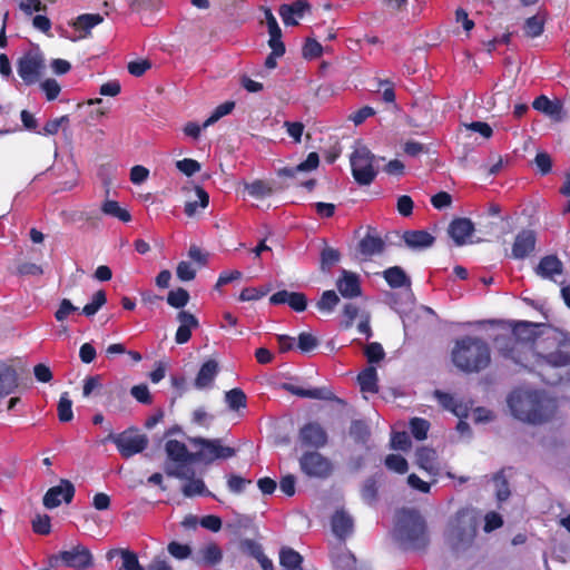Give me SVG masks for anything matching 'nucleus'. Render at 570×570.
I'll return each instance as SVG.
<instances>
[{
  "mask_svg": "<svg viewBox=\"0 0 570 570\" xmlns=\"http://www.w3.org/2000/svg\"><path fill=\"white\" fill-rule=\"evenodd\" d=\"M194 446H199V450L193 453L195 462L209 464L217 459H228L236 454L235 449L222 444L220 439H203L195 438L190 440Z\"/></svg>",
  "mask_w": 570,
  "mask_h": 570,
  "instance_id": "8",
  "label": "nucleus"
},
{
  "mask_svg": "<svg viewBox=\"0 0 570 570\" xmlns=\"http://www.w3.org/2000/svg\"><path fill=\"white\" fill-rule=\"evenodd\" d=\"M225 401L229 409L234 411L246 406V395L240 389H232L226 392Z\"/></svg>",
  "mask_w": 570,
  "mask_h": 570,
  "instance_id": "44",
  "label": "nucleus"
},
{
  "mask_svg": "<svg viewBox=\"0 0 570 570\" xmlns=\"http://www.w3.org/2000/svg\"><path fill=\"white\" fill-rule=\"evenodd\" d=\"M121 560L122 563L119 570H145L139 563L137 554L130 550L121 552Z\"/></svg>",
  "mask_w": 570,
  "mask_h": 570,
  "instance_id": "55",
  "label": "nucleus"
},
{
  "mask_svg": "<svg viewBox=\"0 0 570 570\" xmlns=\"http://www.w3.org/2000/svg\"><path fill=\"white\" fill-rule=\"evenodd\" d=\"M537 235L532 229H522L514 238L512 245V257L524 259L535 249Z\"/></svg>",
  "mask_w": 570,
  "mask_h": 570,
  "instance_id": "16",
  "label": "nucleus"
},
{
  "mask_svg": "<svg viewBox=\"0 0 570 570\" xmlns=\"http://www.w3.org/2000/svg\"><path fill=\"white\" fill-rule=\"evenodd\" d=\"M544 26V17L541 14H535L528 18L524 22V33L528 37L535 38L540 36L543 31Z\"/></svg>",
  "mask_w": 570,
  "mask_h": 570,
  "instance_id": "42",
  "label": "nucleus"
},
{
  "mask_svg": "<svg viewBox=\"0 0 570 570\" xmlns=\"http://www.w3.org/2000/svg\"><path fill=\"white\" fill-rule=\"evenodd\" d=\"M32 529L39 534H49L51 531L50 518L47 514H37L32 520Z\"/></svg>",
  "mask_w": 570,
  "mask_h": 570,
  "instance_id": "57",
  "label": "nucleus"
},
{
  "mask_svg": "<svg viewBox=\"0 0 570 570\" xmlns=\"http://www.w3.org/2000/svg\"><path fill=\"white\" fill-rule=\"evenodd\" d=\"M354 529L353 518L344 510L336 511L332 517V530L334 534L344 540Z\"/></svg>",
  "mask_w": 570,
  "mask_h": 570,
  "instance_id": "26",
  "label": "nucleus"
},
{
  "mask_svg": "<svg viewBox=\"0 0 570 570\" xmlns=\"http://www.w3.org/2000/svg\"><path fill=\"white\" fill-rule=\"evenodd\" d=\"M299 468L309 478L326 479L333 472L330 459L316 451H307L299 458Z\"/></svg>",
  "mask_w": 570,
  "mask_h": 570,
  "instance_id": "12",
  "label": "nucleus"
},
{
  "mask_svg": "<svg viewBox=\"0 0 570 570\" xmlns=\"http://www.w3.org/2000/svg\"><path fill=\"white\" fill-rule=\"evenodd\" d=\"M309 10L311 6L306 0H297L291 4H282L279 16L286 26H296L298 19L303 18Z\"/></svg>",
  "mask_w": 570,
  "mask_h": 570,
  "instance_id": "18",
  "label": "nucleus"
},
{
  "mask_svg": "<svg viewBox=\"0 0 570 570\" xmlns=\"http://www.w3.org/2000/svg\"><path fill=\"white\" fill-rule=\"evenodd\" d=\"M235 108L234 101H226L218 107L215 108V110L212 112V115L204 121L203 128H207L215 122H217L222 117L230 114L233 109Z\"/></svg>",
  "mask_w": 570,
  "mask_h": 570,
  "instance_id": "43",
  "label": "nucleus"
},
{
  "mask_svg": "<svg viewBox=\"0 0 570 570\" xmlns=\"http://www.w3.org/2000/svg\"><path fill=\"white\" fill-rule=\"evenodd\" d=\"M434 396L444 409L452 411L456 416L468 417V404L458 402L451 394L441 391H435Z\"/></svg>",
  "mask_w": 570,
  "mask_h": 570,
  "instance_id": "29",
  "label": "nucleus"
},
{
  "mask_svg": "<svg viewBox=\"0 0 570 570\" xmlns=\"http://www.w3.org/2000/svg\"><path fill=\"white\" fill-rule=\"evenodd\" d=\"M302 562L303 558L297 551L287 547L281 549L279 563L283 570H303Z\"/></svg>",
  "mask_w": 570,
  "mask_h": 570,
  "instance_id": "34",
  "label": "nucleus"
},
{
  "mask_svg": "<svg viewBox=\"0 0 570 570\" xmlns=\"http://www.w3.org/2000/svg\"><path fill=\"white\" fill-rule=\"evenodd\" d=\"M384 278L387 282V284L393 288H397V287H402V286H406V287L411 286L410 277L399 266H393V267L387 268L384 272Z\"/></svg>",
  "mask_w": 570,
  "mask_h": 570,
  "instance_id": "35",
  "label": "nucleus"
},
{
  "mask_svg": "<svg viewBox=\"0 0 570 570\" xmlns=\"http://www.w3.org/2000/svg\"><path fill=\"white\" fill-rule=\"evenodd\" d=\"M350 435L355 442L365 444L371 435L368 425L362 420H355L351 423Z\"/></svg>",
  "mask_w": 570,
  "mask_h": 570,
  "instance_id": "41",
  "label": "nucleus"
},
{
  "mask_svg": "<svg viewBox=\"0 0 570 570\" xmlns=\"http://www.w3.org/2000/svg\"><path fill=\"white\" fill-rule=\"evenodd\" d=\"M168 552L176 559L183 560L190 556L191 550L187 544L173 541L168 544Z\"/></svg>",
  "mask_w": 570,
  "mask_h": 570,
  "instance_id": "64",
  "label": "nucleus"
},
{
  "mask_svg": "<svg viewBox=\"0 0 570 570\" xmlns=\"http://www.w3.org/2000/svg\"><path fill=\"white\" fill-rule=\"evenodd\" d=\"M376 157L365 146L357 147L350 157L352 175L357 184L367 186L376 177Z\"/></svg>",
  "mask_w": 570,
  "mask_h": 570,
  "instance_id": "6",
  "label": "nucleus"
},
{
  "mask_svg": "<svg viewBox=\"0 0 570 570\" xmlns=\"http://www.w3.org/2000/svg\"><path fill=\"white\" fill-rule=\"evenodd\" d=\"M200 559L199 563H204L207 566H214L220 562L223 558V552L220 548L215 543H208L199 550Z\"/></svg>",
  "mask_w": 570,
  "mask_h": 570,
  "instance_id": "37",
  "label": "nucleus"
},
{
  "mask_svg": "<svg viewBox=\"0 0 570 570\" xmlns=\"http://www.w3.org/2000/svg\"><path fill=\"white\" fill-rule=\"evenodd\" d=\"M411 446V440L406 432H396L391 439V448L394 450L406 451Z\"/></svg>",
  "mask_w": 570,
  "mask_h": 570,
  "instance_id": "62",
  "label": "nucleus"
},
{
  "mask_svg": "<svg viewBox=\"0 0 570 570\" xmlns=\"http://www.w3.org/2000/svg\"><path fill=\"white\" fill-rule=\"evenodd\" d=\"M340 258L341 254L337 249L325 247L321 253V268L323 271L331 268Z\"/></svg>",
  "mask_w": 570,
  "mask_h": 570,
  "instance_id": "52",
  "label": "nucleus"
},
{
  "mask_svg": "<svg viewBox=\"0 0 570 570\" xmlns=\"http://www.w3.org/2000/svg\"><path fill=\"white\" fill-rule=\"evenodd\" d=\"M361 494L366 503L372 504L375 502L377 497V487L374 478H368L364 481Z\"/></svg>",
  "mask_w": 570,
  "mask_h": 570,
  "instance_id": "54",
  "label": "nucleus"
},
{
  "mask_svg": "<svg viewBox=\"0 0 570 570\" xmlns=\"http://www.w3.org/2000/svg\"><path fill=\"white\" fill-rule=\"evenodd\" d=\"M384 242L377 237L367 234L358 244V252L364 257H371L381 254L384 250Z\"/></svg>",
  "mask_w": 570,
  "mask_h": 570,
  "instance_id": "33",
  "label": "nucleus"
},
{
  "mask_svg": "<svg viewBox=\"0 0 570 570\" xmlns=\"http://www.w3.org/2000/svg\"><path fill=\"white\" fill-rule=\"evenodd\" d=\"M195 194L197 200H188L185 204L184 212L188 217L195 216L198 208H206L209 204V195L208 193L199 186L195 187Z\"/></svg>",
  "mask_w": 570,
  "mask_h": 570,
  "instance_id": "36",
  "label": "nucleus"
},
{
  "mask_svg": "<svg viewBox=\"0 0 570 570\" xmlns=\"http://www.w3.org/2000/svg\"><path fill=\"white\" fill-rule=\"evenodd\" d=\"M77 311L78 307H76L68 298H63L60 302L59 308L55 313V317L58 322H62Z\"/></svg>",
  "mask_w": 570,
  "mask_h": 570,
  "instance_id": "60",
  "label": "nucleus"
},
{
  "mask_svg": "<svg viewBox=\"0 0 570 570\" xmlns=\"http://www.w3.org/2000/svg\"><path fill=\"white\" fill-rule=\"evenodd\" d=\"M534 330L535 326L533 324L524 322L518 324L511 333L497 337L500 352L504 356L518 361L514 354L518 346L533 341Z\"/></svg>",
  "mask_w": 570,
  "mask_h": 570,
  "instance_id": "9",
  "label": "nucleus"
},
{
  "mask_svg": "<svg viewBox=\"0 0 570 570\" xmlns=\"http://www.w3.org/2000/svg\"><path fill=\"white\" fill-rule=\"evenodd\" d=\"M269 303L279 305L287 303L294 311L303 312L307 306V298L303 293L279 291L269 297Z\"/></svg>",
  "mask_w": 570,
  "mask_h": 570,
  "instance_id": "19",
  "label": "nucleus"
},
{
  "mask_svg": "<svg viewBox=\"0 0 570 570\" xmlns=\"http://www.w3.org/2000/svg\"><path fill=\"white\" fill-rule=\"evenodd\" d=\"M402 239L405 245L413 250L429 248L435 240V238L425 230H406L403 233Z\"/></svg>",
  "mask_w": 570,
  "mask_h": 570,
  "instance_id": "24",
  "label": "nucleus"
},
{
  "mask_svg": "<svg viewBox=\"0 0 570 570\" xmlns=\"http://www.w3.org/2000/svg\"><path fill=\"white\" fill-rule=\"evenodd\" d=\"M117 446L122 458L128 459L142 452L148 445V438L136 429H127L109 438Z\"/></svg>",
  "mask_w": 570,
  "mask_h": 570,
  "instance_id": "10",
  "label": "nucleus"
},
{
  "mask_svg": "<svg viewBox=\"0 0 570 570\" xmlns=\"http://www.w3.org/2000/svg\"><path fill=\"white\" fill-rule=\"evenodd\" d=\"M189 301V294L186 289L179 287L175 291H170L167 295V303L175 307V308H181L184 307Z\"/></svg>",
  "mask_w": 570,
  "mask_h": 570,
  "instance_id": "49",
  "label": "nucleus"
},
{
  "mask_svg": "<svg viewBox=\"0 0 570 570\" xmlns=\"http://www.w3.org/2000/svg\"><path fill=\"white\" fill-rule=\"evenodd\" d=\"M247 193L256 198H264L273 193L272 187L264 180H255L250 184H245Z\"/></svg>",
  "mask_w": 570,
  "mask_h": 570,
  "instance_id": "45",
  "label": "nucleus"
},
{
  "mask_svg": "<svg viewBox=\"0 0 570 570\" xmlns=\"http://www.w3.org/2000/svg\"><path fill=\"white\" fill-rule=\"evenodd\" d=\"M177 321L180 323L177 328L175 341L177 344H185L191 336V331L199 326L198 320L187 311H180L177 314Z\"/></svg>",
  "mask_w": 570,
  "mask_h": 570,
  "instance_id": "23",
  "label": "nucleus"
},
{
  "mask_svg": "<svg viewBox=\"0 0 570 570\" xmlns=\"http://www.w3.org/2000/svg\"><path fill=\"white\" fill-rule=\"evenodd\" d=\"M336 287L345 298H353L361 295L358 275L345 269L342 271V276L337 279Z\"/></svg>",
  "mask_w": 570,
  "mask_h": 570,
  "instance_id": "22",
  "label": "nucleus"
},
{
  "mask_svg": "<svg viewBox=\"0 0 570 570\" xmlns=\"http://www.w3.org/2000/svg\"><path fill=\"white\" fill-rule=\"evenodd\" d=\"M358 383L363 392H377V373L375 367H366L358 375Z\"/></svg>",
  "mask_w": 570,
  "mask_h": 570,
  "instance_id": "39",
  "label": "nucleus"
},
{
  "mask_svg": "<svg viewBox=\"0 0 570 570\" xmlns=\"http://www.w3.org/2000/svg\"><path fill=\"white\" fill-rule=\"evenodd\" d=\"M451 358L460 371L478 373L489 366L491 352L484 340L466 335L455 341Z\"/></svg>",
  "mask_w": 570,
  "mask_h": 570,
  "instance_id": "1",
  "label": "nucleus"
},
{
  "mask_svg": "<svg viewBox=\"0 0 570 570\" xmlns=\"http://www.w3.org/2000/svg\"><path fill=\"white\" fill-rule=\"evenodd\" d=\"M19 8L27 14L32 16L33 12L47 10V6L41 0H20Z\"/></svg>",
  "mask_w": 570,
  "mask_h": 570,
  "instance_id": "61",
  "label": "nucleus"
},
{
  "mask_svg": "<svg viewBox=\"0 0 570 570\" xmlns=\"http://www.w3.org/2000/svg\"><path fill=\"white\" fill-rule=\"evenodd\" d=\"M474 225L469 218H456L449 225L448 234L455 245L462 246L473 234Z\"/></svg>",
  "mask_w": 570,
  "mask_h": 570,
  "instance_id": "21",
  "label": "nucleus"
},
{
  "mask_svg": "<svg viewBox=\"0 0 570 570\" xmlns=\"http://www.w3.org/2000/svg\"><path fill=\"white\" fill-rule=\"evenodd\" d=\"M533 108L554 120H560L562 118V106L558 100H550L546 96L538 97L533 104Z\"/></svg>",
  "mask_w": 570,
  "mask_h": 570,
  "instance_id": "30",
  "label": "nucleus"
},
{
  "mask_svg": "<svg viewBox=\"0 0 570 570\" xmlns=\"http://www.w3.org/2000/svg\"><path fill=\"white\" fill-rule=\"evenodd\" d=\"M18 386L16 371L8 364L0 362V397L9 395Z\"/></svg>",
  "mask_w": 570,
  "mask_h": 570,
  "instance_id": "28",
  "label": "nucleus"
},
{
  "mask_svg": "<svg viewBox=\"0 0 570 570\" xmlns=\"http://www.w3.org/2000/svg\"><path fill=\"white\" fill-rule=\"evenodd\" d=\"M168 461L165 464V472L168 476L187 478L188 464L195 462L193 453L189 452L183 442L169 440L165 445Z\"/></svg>",
  "mask_w": 570,
  "mask_h": 570,
  "instance_id": "5",
  "label": "nucleus"
},
{
  "mask_svg": "<svg viewBox=\"0 0 570 570\" xmlns=\"http://www.w3.org/2000/svg\"><path fill=\"white\" fill-rule=\"evenodd\" d=\"M101 212L105 215L116 217L124 223H128L131 219L129 212L120 207L116 200H105L101 205Z\"/></svg>",
  "mask_w": 570,
  "mask_h": 570,
  "instance_id": "40",
  "label": "nucleus"
},
{
  "mask_svg": "<svg viewBox=\"0 0 570 570\" xmlns=\"http://www.w3.org/2000/svg\"><path fill=\"white\" fill-rule=\"evenodd\" d=\"M298 438L303 445L314 449L324 448L328 441L327 432L317 422H309L303 425Z\"/></svg>",
  "mask_w": 570,
  "mask_h": 570,
  "instance_id": "14",
  "label": "nucleus"
},
{
  "mask_svg": "<svg viewBox=\"0 0 570 570\" xmlns=\"http://www.w3.org/2000/svg\"><path fill=\"white\" fill-rule=\"evenodd\" d=\"M176 167L186 176H193L200 170V164L191 158H185L176 161Z\"/></svg>",
  "mask_w": 570,
  "mask_h": 570,
  "instance_id": "59",
  "label": "nucleus"
},
{
  "mask_svg": "<svg viewBox=\"0 0 570 570\" xmlns=\"http://www.w3.org/2000/svg\"><path fill=\"white\" fill-rule=\"evenodd\" d=\"M75 494V487L68 480H61L60 484L50 488L43 497V505L48 509L57 508L61 503V498L65 502L70 503Z\"/></svg>",
  "mask_w": 570,
  "mask_h": 570,
  "instance_id": "15",
  "label": "nucleus"
},
{
  "mask_svg": "<svg viewBox=\"0 0 570 570\" xmlns=\"http://www.w3.org/2000/svg\"><path fill=\"white\" fill-rule=\"evenodd\" d=\"M104 21V17L96 13H85L79 16L73 22L72 26L76 30L80 31V35L77 38H70L72 41L77 39H83L89 37L90 30L97 24Z\"/></svg>",
  "mask_w": 570,
  "mask_h": 570,
  "instance_id": "27",
  "label": "nucleus"
},
{
  "mask_svg": "<svg viewBox=\"0 0 570 570\" xmlns=\"http://www.w3.org/2000/svg\"><path fill=\"white\" fill-rule=\"evenodd\" d=\"M106 293L104 291H98L94 294L90 303L85 305L82 308V313L86 316L95 315L105 304H106Z\"/></svg>",
  "mask_w": 570,
  "mask_h": 570,
  "instance_id": "47",
  "label": "nucleus"
},
{
  "mask_svg": "<svg viewBox=\"0 0 570 570\" xmlns=\"http://www.w3.org/2000/svg\"><path fill=\"white\" fill-rule=\"evenodd\" d=\"M508 404L511 413L520 421L539 424L552 415V404L535 391L518 390L510 394Z\"/></svg>",
  "mask_w": 570,
  "mask_h": 570,
  "instance_id": "2",
  "label": "nucleus"
},
{
  "mask_svg": "<svg viewBox=\"0 0 570 570\" xmlns=\"http://www.w3.org/2000/svg\"><path fill=\"white\" fill-rule=\"evenodd\" d=\"M177 277L183 282H189L193 281L196 276V271L193 268L190 263L188 262H180L176 269Z\"/></svg>",
  "mask_w": 570,
  "mask_h": 570,
  "instance_id": "63",
  "label": "nucleus"
},
{
  "mask_svg": "<svg viewBox=\"0 0 570 570\" xmlns=\"http://www.w3.org/2000/svg\"><path fill=\"white\" fill-rule=\"evenodd\" d=\"M393 535L403 549H421L429 541L425 521L414 509H402L396 513Z\"/></svg>",
  "mask_w": 570,
  "mask_h": 570,
  "instance_id": "3",
  "label": "nucleus"
},
{
  "mask_svg": "<svg viewBox=\"0 0 570 570\" xmlns=\"http://www.w3.org/2000/svg\"><path fill=\"white\" fill-rule=\"evenodd\" d=\"M478 519L471 509H461L450 520L446 529V540L454 549L469 547L476 534Z\"/></svg>",
  "mask_w": 570,
  "mask_h": 570,
  "instance_id": "4",
  "label": "nucleus"
},
{
  "mask_svg": "<svg viewBox=\"0 0 570 570\" xmlns=\"http://www.w3.org/2000/svg\"><path fill=\"white\" fill-rule=\"evenodd\" d=\"M282 389L299 397L325 401L334 400L333 392L327 387L304 389L292 383H284L282 384Z\"/></svg>",
  "mask_w": 570,
  "mask_h": 570,
  "instance_id": "20",
  "label": "nucleus"
},
{
  "mask_svg": "<svg viewBox=\"0 0 570 570\" xmlns=\"http://www.w3.org/2000/svg\"><path fill=\"white\" fill-rule=\"evenodd\" d=\"M417 465L432 475H438L440 469L436 463V452L433 449L421 448L416 451Z\"/></svg>",
  "mask_w": 570,
  "mask_h": 570,
  "instance_id": "31",
  "label": "nucleus"
},
{
  "mask_svg": "<svg viewBox=\"0 0 570 570\" xmlns=\"http://www.w3.org/2000/svg\"><path fill=\"white\" fill-rule=\"evenodd\" d=\"M188 476L184 478L187 480V482L184 484L181 491L185 497L191 498L195 495L204 494L206 493V485L203 480L195 479L194 471L189 468V471L187 472Z\"/></svg>",
  "mask_w": 570,
  "mask_h": 570,
  "instance_id": "38",
  "label": "nucleus"
},
{
  "mask_svg": "<svg viewBox=\"0 0 570 570\" xmlns=\"http://www.w3.org/2000/svg\"><path fill=\"white\" fill-rule=\"evenodd\" d=\"M43 70L45 58L38 49L26 52L18 61L17 71L26 85L37 82Z\"/></svg>",
  "mask_w": 570,
  "mask_h": 570,
  "instance_id": "11",
  "label": "nucleus"
},
{
  "mask_svg": "<svg viewBox=\"0 0 570 570\" xmlns=\"http://www.w3.org/2000/svg\"><path fill=\"white\" fill-rule=\"evenodd\" d=\"M534 272L543 279L556 282L563 273V263L556 255H547L540 259Z\"/></svg>",
  "mask_w": 570,
  "mask_h": 570,
  "instance_id": "17",
  "label": "nucleus"
},
{
  "mask_svg": "<svg viewBox=\"0 0 570 570\" xmlns=\"http://www.w3.org/2000/svg\"><path fill=\"white\" fill-rule=\"evenodd\" d=\"M340 298L334 291H325L316 306L322 312L331 313L334 311L335 306L338 304Z\"/></svg>",
  "mask_w": 570,
  "mask_h": 570,
  "instance_id": "46",
  "label": "nucleus"
},
{
  "mask_svg": "<svg viewBox=\"0 0 570 570\" xmlns=\"http://www.w3.org/2000/svg\"><path fill=\"white\" fill-rule=\"evenodd\" d=\"M411 432L417 440L426 439L429 431V422L424 419L414 417L411 421Z\"/></svg>",
  "mask_w": 570,
  "mask_h": 570,
  "instance_id": "56",
  "label": "nucleus"
},
{
  "mask_svg": "<svg viewBox=\"0 0 570 570\" xmlns=\"http://www.w3.org/2000/svg\"><path fill=\"white\" fill-rule=\"evenodd\" d=\"M364 353L370 363L380 362L385 356L382 345L376 342L366 345Z\"/></svg>",
  "mask_w": 570,
  "mask_h": 570,
  "instance_id": "58",
  "label": "nucleus"
},
{
  "mask_svg": "<svg viewBox=\"0 0 570 570\" xmlns=\"http://www.w3.org/2000/svg\"><path fill=\"white\" fill-rule=\"evenodd\" d=\"M558 342L557 348L547 355L538 354L537 365L540 375L544 377L546 367H564L570 363V338L559 340L553 338Z\"/></svg>",
  "mask_w": 570,
  "mask_h": 570,
  "instance_id": "13",
  "label": "nucleus"
},
{
  "mask_svg": "<svg viewBox=\"0 0 570 570\" xmlns=\"http://www.w3.org/2000/svg\"><path fill=\"white\" fill-rule=\"evenodd\" d=\"M320 157L316 153H309L306 160L295 167H284L278 170V176L296 177L299 173L311 171L317 168Z\"/></svg>",
  "mask_w": 570,
  "mask_h": 570,
  "instance_id": "32",
  "label": "nucleus"
},
{
  "mask_svg": "<svg viewBox=\"0 0 570 570\" xmlns=\"http://www.w3.org/2000/svg\"><path fill=\"white\" fill-rule=\"evenodd\" d=\"M495 487V495L499 501H505L510 497V489L507 479L503 473L500 472L493 478Z\"/></svg>",
  "mask_w": 570,
  "mask_h": 570,
  "instance_id": "51",
  "label": "nucleus"
},
{
  "mask_svg": "<svg viewBox=\"0 0 570 570\" xmlns=\"http://www.w3.org/2000/svg\"><path fill=\"white\" fill-rule=\"evenodd\" d=\"M218 363L215 360L205 362L198 371L194 381V386L197 390H205L213 386L215 377L218 374Z\"/></svg>",
  "mask_w": 570,
  "mask_h": 570,
  "instance_id": "25",
  "label": "nucleus"
},
{
  "mask_svg": "<svg viewBox=\"0 0 570 570\" xmlns=\"http://www.w3.org/2000/svg\"><path fill=\"white\" fill-rule=\"evenodd\" d=\"M385 465L389 470L403 474L407 471V461L400 454H390L385 459Z\"/></svg>",
  "mask_w": 570,
  "mask_h": 570,
  "instance_id": "50",
  "label": "nucleus"
},
{
  "mask_svg": "<svg viewBox=\"0 0 570 570\" xmlns=\"http://www.w3.org/2000/svg\"><path fill=\"white\" fill-rule=\"evenodd\" d=\"M58 417L61 422H69L73 417L72 402L68 396V393H63L60 396L58 403Z\"/></svg>",
  "mask_w": 570,
  "mask_h": 570,
  "instance_id": "48",
  "label": "nucleus"
},
{
  "mask_svg": "<svg viewBox=\"0 0 570 570\" xmlns=\"http://www.w3.org/2000/svg\"><path fill=\"white\" fill-rule=\"evenodd\" d=\"M239 549L243 553H246L253 558H255L257 561L264 557V552L262 550L261 544L255 542L252 539H244L239 542Z\"/></svg>",
  "mask_w": 570,
  "mask_h": 570,
  "instance_id": "53",
  "label": "nucleus"
},
{
  "mask_svg": "<svg viewBox=\"0 0 570 570\" xmlns=\"http://www.w3.org/2000/svg\"><path fill=\"white\" fill-rule=\"evenodd\" d=\"M50 568H59L61 564L75 570H87L94 564V557L88 548L77 544L70 550L52 554L48 559Z\"/></svg>",
  "mask_w": 570,
  "mask_h": 570,
  "instance_id": "7",
  "label": "nucleus"
}]
</instances>
